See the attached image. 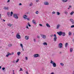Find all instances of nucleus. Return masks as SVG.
<instances>
[{
	"instance_id": "53",
	"label": "nucleus",
	"mask_w": 74,
	"mask_h": 74,
	"mask_svg": "<svg viewBox=\"0 0 74 74\" xmlns=\"http://www.w3.org/2000/svg\"><path fill=\"white\" fill-rule=\"evenodd\" d=\"M72 24H73V25H74V21H73V22H72Z\"/></svg>"
},
{
	"instance_id": "17",
	"label": "nucleus",
	"mask_w": 74,
	"mask_h": 74,
	"mask_svg": "<svg viewBox=\"0 0 74 74\" xmlns=\"http://www.w3.org/2000/svg\"><path fill=\"white\" fill-rule=\"evenodd\" d=\"M62 36H63V37H64V36H66V33L65 32H62Z\"/></svg>"
},
{
	"instance_id": "46",
	"label": "nucleus",
	"mask_w": 74,
	"mask_h": 74,
	"mask_svg": "<svg viewBox=\"0 0 74 74\" xmlns=\"http://www.w3.org/2000/svg\"><path fill=\"white\" fill-rule=\"evenodd\" d=\"M25 19H27V20L29 21V18H26Z\"/></svg>"
},
{
	"instance_id": "16",
	"label": "nucleus",
	"mask_w": 74,
	"mask_h": 74,
	"mask_svg": "<svg viewBox=\"0 0 74 74\" xmlns=\"http://www.w3.org/2000/svg\"><path fill=\"white\" fill-rule=\"evenodd\" d=\"M46 25L48 27H50V25H49V24L47 23L46 24Z\"/></svg>"
},
{
	"instance_id": "39",
	"label": "nucleus",
	"mask_w": 74,
	"mask_h": 74,
	"mask_svg": "<svg viewBox=\"0 0 74 74\" xmlns=\"http://www.w3.org/2000/svg\"><path fill=\"white\" fill-rule=\"evenodd\" d=\"M19 61V59H18L16 61V63H18Z\"/></svg>"
},
{
	"instance_id": "37",
	"label": "nucleus",
	"mask_w": 74,
	"mask_h": 74,
	"mask_svg": "<svg viewBox=\"0 0 74 74\" xmlns=\"http://www.w3.org/2000/svg\"><path fill=\"white\" fill-rule=\"evenodd\" d=\"M71 28H73V27H74V25H73L71 26Z\"/></svg>"
},
{
	"instance_id": "32",
	"label": "nucleus",
	"mask_w": 74,
	"mask_h": 74,
	"mask_svg": "<svg viewBox=\"0 0 74 74\" xmlns=\"http://www.w3.org/2000/svg\"><path fill=\"white\" fill-rule=\"evenodd\" d=\"M26 28L27 29H29V28L28 27V25H26Z\"/></svg>"
},
{
	"instance_id": "60",
	"label": "nucleus",
	"mask_w": 74,
	"mask_h": 74,
	"mask_svg": "<svg viewBox=\"0 0 74 74\" xmlns=\"http://www.w3.org/2000/svg\"><path fill=\"white\" fill-rule=\"evenodd\" d=\"M12 55H13L14 54V53L12 52Z\"/></svg>"
},
{
	"instance_id": "34",
	"label": "nucleus",
	"mask_w": 74,
	"mask_h": 74,
	"mask_svg": "<svg viewBox=\"0 0 74 74\" xmlns=\"http://www.w3.org/2000/svg\"><path fill=\"white\" fill-rule=\"evenodd\" d=\"M20 46H21V47H22V48H23V45H22V44H20Z\"/></svg>"
},
{
	"instance_id": "27",
	"label": "nucleus",
	"mask_w": 74,
	"mask_h": 74,
	"mask_svg": "<svg viewBox=\"0 0 74 74\" xmlns=\"http://www.w3.org/2000/svg\"><path fill=\"white\" fill-rule=\"evenodd\" d=\"M60 64L62 66H64V64H63V63H60Z\"/></svg>"
},
{
	"instance_id": "18",
	"label": "nucleus",
	"mask_w": 74,
	"mask_h": 74,
	"mask_svg": "<svg viewBox=\"0 0 74 74\" xmlns=\"http://www.w3.org/2000/svg\"><path fill=\"white\" fill-rule=\"evenodd\" d=\"M69 45L68 43H66L65 45V47L66 48V47H67V46Z\"/></svg>"
},
{
	"instance_id": "63",
	"label": "nucleus",
	"mask_w": 74,
	"mask_h": 74,
	"mask_svg": "<svg viewBox=\"0 0 74 74\" xmlns=\"http://www.w3.org/2000/svg\"><path fill=\"white\" fill-rule=\"evenodd\" d=\"M26 73H27V74H28V73H27V72H26Z\"/></svg>"
},
{
	"instance_id": "62",
	"label": "nucleus",
	"mask_w": 74,
	"mask_h": 74,
	"mask_svg": "<svg viewBox=\"0 0 74 74\" xmlns=\"http://www.w3.org/2000/svg\"><path fill=\"white\" fill-rule=\"evenodd\" d=\"M1 66H0V69H1Z\"/></svg>"
},
{
	"instance_id": "64",
	"label": "nucleus",
	"mask_w": 74,
	"mask_h": 74,
	"mask_svg": "<svg viewBox=\"0 0 74 74\" xmlns=\"http://www.w3.org/2000/svg\"><path fill=\"white\" fill-rule=\"evenodd\" d=\"M60 53H62V52H60Z\"/></svg>"
},
{
	"instance_id": "30",
	"label": "nucleus",
	"mask_w": 74,
	"mask_h": 74,
	"mask_svg": "<svg viewBox=\"0 0 74 74\" xmlns=\"http://www.w3.org/2000/svg\"><path fill=\"white\" fill-rule=\"evenodd\" d=\"M64 12H65V14H66V15H67V14H68V12H67V11H65Z\"/></svg>"
},
{
	"instance_id": "4",
	"label": "nucleus",
	"mask_w": 74,
	"mask_h": 74,
	"mask_svg": "<svg viewBox=\"0 0 74 74\" xmlns=\"http://www.w3.org/2000/svg\"><path fill=\"white\" fill-rule=\"evenodd\" d=\"M16 37L17 38H18V39H20L21 38V36L19 35V34L18 33L16 35Z\"/></svg>"
},
{
	"instance_id": "56",
	"label": "nucleus",
	"mask_w": 74,
	"mask_h": 74,
	"mask_svg": "<svg viewBox=\"0 0 74 74\" xmlns=\"http://www.w3.org/2000/svg\"><path fill=\"white\" fill-rule=\"evenodd\" d=\"M1 14H0V18H1Z\"/></svg>"
},
{
	"instance_id": "2",
	"label": "nucleus",
	"mask_w": 74,
	"mask_h": 74,
	"mask_svg": "<svg viewBox=\"0 0 74 74\" xmlns=\"http://www.w3.org/2000/svg\"><path fill=\"white\" fill-rule=\"evenodd\" d=\"M58 47L60 48H62L63 47V44L62 43H60L58 45Z\"/></svg>"
},
{
	"instance_id": "29",
	"label": "nucleus",
	"mask_w": 74,
	"mask_h": 74,
	"mask_svg": "<svg viewBox=\"0 0 74 74\" xmlns=\"http://www.w3.org/2000/svg\"><path fill=\"white\" fill-rule=\"evenodd\" d=\"M39 13V12H38V11H36V14H38Z\"/></svg>"
},
{
	"instance_id": "14",
	"label": "nucleus",
	"mask_w": 74,
	"mask_h": 74,
	"mask_svg": "<svg viewBox=\"0 0 74 74\" xmlns=\"http://www.w3.org/2000/svg\"><path fill=\"white\" fill-rule=\"evenodd\" d=\"M4 10H8V7H4Z\"/></svg>"
},
{
	"instance_id": "40",
	"label": "nucleus",
	"mask_w": 74,
	"mask_h": 74,
	"mask_svg": "<svg viewBox=\"0 0 74 74\" xmlns=\"http://www.w3.org/2000/svg\"><path fill=\"white\" fill-rule=\"evenodd\" d=\"M28 60V59L27 58V57H25V60Z\"/></svg>"
},
{
	"instance_id": "54",
	"label": "nucleus",
	"mask_w": 74,
	"mask_h": 74,
	"mask_svg": "<svg viewBox=\"0 0 74 74\" xmlns=\"http://www.w3.org/2000/svg\"><path fill=\"white\" fill-rule=\"evenodd\" d=\"M3 22H5V20H4V19H3Z\"/></svg>"
},
{
	"instance_id": "43",
	"label": "nucleus",
	"mask_w": 74,
	"mask_h": 74,
	"mask_svg": "<svg viewBox=\"0 0 74 74\" xmlns=\"http://www.w3.org/2000/svg\"><path fill=\"white\" fill-rule=\"evenodd\" d=\"M37 38H39V39H40V36H37Z\"/></svg>"
},
{
	"instance_id": "22",
	"label": "nucleus",
	"mask_w": 74,
	"mask_h": 74,
	"mask_svg": "<svg viewBox=\"0 0 74 74\" xmlns=\"http://www.w3.org/2000/svg\"><path fill=\"white\" fill-rule=\"evenodd\" d=\"M62 1L63 2H67L68 1V0H62Z\"/></svg>"
},
{
	"instance_id": "28",
	"label": "nucleus",
	"mask_w": 74,
	"mask_h": 74,
	"mask_svg": "<svg viewBox=\"0 0 74 74\" xmlns=\"http://www.w3.org/2000/svg\"><path fill=\"white\" fill-rule=\"evenodd\" d=\"M12 14H13V12H11L10 13V16H12Z\"/></svg>"
},
{
	"instance_id": "11",
	"label": "nucleus",
	"mask_w": 74,
	"mask_h": 74,
	"mask_svg": "<svg viewBox=\"0 0 74 74\" xmlns=\"http://www.w3.org/2000/svg\"><path fill=\"white\" fill-rule=\"evenodd\" d=\"M27 17V15H24L23 16V18H24V19H26V18Z\"/></svg>"
},
{
	"instance_id": "21",
	"label": "nucleus",
	"mask_w": 74,
	"mask_h": 74,
	"mask_svg": "<svg viewBox=\"0 0 74 74\" xmlns=\"http://www.w3.org/2000/svg\"><path fill=\"white\" fill-rule=\"evenodd\" d=\"M57 13V14L58 15H60V13H59V12H56Z\"/></svg>"
},
{
	"instance_id": "6",
	"label": "nucleus",
	"mask_w": 74,
	"mask_h": 74,
	"mask_svg": "<svg viewBox=\"0 0 74 74\" xmlns=\"http://www.w3.org/2000/svg\"><path fill=\"white\" fill-rule=\"evenodd\" d=\"M57 34L60 36H61L62 35V34H63V32H57Z\"/></svg>"
},
{
	"instance_id": "44",
	"label": "nucleus",
	"mask_w": 74,
	"mask_h": 74,
	"mask_svg": "<svg viewBox=\"0 0 74 74\" xmlns=\"http://www.w3.org/2000/svg\"><path fill=\"white\" fill-rule=\"evenodd\" d=\"M8 53V55H9H9H12V54H11L10 53Z\"/></svg>"
},
{
	"instance_id": "33",
	"label": "nucleus",
	"mask_w": 74,
	"mask_h": 74,
	"mask_svg": "<svg viewBox=\"0 0 74 74\" xmlns=\"http://www.w3.org/2000/svg\"><path fill=\"white\" fill-rule=\"evenodd\" d=\"M12 44H9L8 46L9 47H12Z\"/></svg>"
},
{
	"instance_id": "31",
	"label": "nucleus",
	"mask_w": 74,
	"mask_h": 74,
	"mask_svg": "<svg viewBox=\"0 0 74 74\" xmlns=\"http://www.w3.org/2000/svg\"><path fill=\"white\" fill-rule=\"evenodd\" d=\"M70 51L71 52H73V49H72V48L70 49Z\"/></svg>"
},
{
	"instance_id": "47",
	"label": "nucleus",
	"mask_w": 74,
	"mask_h": 74,
	"mask_svg": "<svg viewBox=\"0 0 74 74\" xmlns=\"http://www.w3.org/2000/svg\"><path fill=\"white\" fill-rule=\"evenodd\" d=\"M10 1V0H8V1H7V3H9Z\"/></svg>"
},
{
	"instance_id": "50",
	"label": "nucleus",
	"mask_w": 74,
	"mask_h": 74,
	"mask_svg": "<svg viewBox=\"0 0 74 74\" xmlns=\"http://www.w3.org/2000/svg\"><path fill=\"white\" fill-rule=\"evenodd\" d=\"M9 56V55H8H8H6V57H8Z\"/></svg>"
},
{
	"instance_id": "24",
	"label": "nucleus",
	"mask_w": 74,
	"mask_h": 74,
	"mask_svg": "<svg viewBox=\"0 0 74 74\" xmlns=\"http://www.w3.org/2000/svg\"><path fill=\"white\" fill-rule=\"evenodd\" d=\"M20 54H21V52L19 51L17 52V55H20Z\"/></svg>"
},
{
	"instance_id": "5",
	"label": "nucleus",
	"mask_w": 74,
	"mask_h": 74,
	"mask_svg": "<svg viewBox=\"0 0 74 74\" xmlns=\"http://www.w3.org/2000/svg\"><path fill=\"white\" fill-rule=\"evenodd\" d=\"M40 55L38 54H35L34 55V58H37V57H39Z\"/></svg>"
},
{
	"instance_id": "45",
	"label": "nucleus",
	"mask_w": 74,
	"mask_h": 74,
	"mask_svg": "<svg viewBox=\"0 0 74 74\" xmlns=\"http://www.w3.org/2000/svg\"><path fill=\"white\" fill-rule=\"evenodd\" d=\"M39 26H42V25L41 24H39Z\"/></svg>"
},
{
	"instance_id": "57",
	"label": "nucleus",
	"mask_w": 74,
	"mask_h": 74,
	"mask_svg": "<svg viewBox=\"0 0 74 74\" xmlns=\"http://www.w3.org/2000/svg\"><path fill=\"white\" fill-rule=\"evenodd\" d=\"M13 62L14 63H15V61H14Z\"/></svg>"
},
{
	"instance_id": "23",
	"label": "nucleus",
	"mask_w": 74,
	"mask_h": 74,
	"mask_svg": "<svg viewBox=\"0 0 74 74\" xmlns=\"http://www.w3.org/2000/svg\"><path fill=\"white\" fill-rule=\"evenodd\" d=\"M12 25L11 24H8V26H10V27H11Z\"/></svg>"
},
{
	"instance_id": "1",
	"label": "nucleus",
	"mask_w": 74,
	"mask_h": 74,
	"mask_svg": "<svg viewBox=\"0 0 74 74\" xmlns=\"http://www.w3.org/2000/svg\"><path fill=\"white\" fill-rule=\"evenodd\" d=\"M50 63H51V64H53V67H56V63H55L53 62V61L52 60H51Z\"/></svg>"
},
{
	"instance_id": "25",
	"label": "nucleus",
	"mask_w": 74,
	"mask_h": 74,
	"mask_svg": "<svg viewBox=\"0 0 74 74\" xmlns=\"http://www.w3.org/2000/svg\"><path fill=\"white\" fill-rule=\"evenodd\" d=\"M74 12H73V11H72L70 13V15H72L73 14H74Z\"/></svg>"
},
{
	"instance_id": "55",
	"label": "nucleus",
	"mask_w": 74,
	"mask_h": 74,
	"mask_svg": "<svg viewBox=\"0 0 74 74\" xmlns=\"http://www.w3.org/2000/svg\"><path fill=\"white\" fill-rule=\"evenodd\" d=\"M69 8H71V5H69Z\"/></svg>"
},
{
	"instance_id": "36",
	"label": "nucleus",
	"mask_w": 74,
	"mask_h": 74,
	"mask_svg": "<svg viewBox=\"0 0 74 74\" xmlns=\"http://www.w3.org/2000/svg\"><path fill=\"white\" fill-rule=\"evenodd\" d=\"M10 13L9 12H8L7 13V15H8V16H9V15H10Z\"/></svg>"
},
{
	"instance_id": "49",
	"label": "nucleus",
	"mask_w": 74,
	"mask_h": 74,
	"mask_svg": "<svg viewBox=\"0 0 74 74\" xmlns=\"http://www.w3.org/2000/svg\"><path fill=\"white\" fill-rule=\"evenodd\" d=\"M19 5H22V3H20L19 4Z\"/></svg>"
},
{
	"instance_id": "52",
	"label": "nucleus",
	"mask_w": 74,
	"mask_h": 74,
	"mask_svg": "<svg viewBox=\"0 0 74 74\" xmlns=\"http://www.w3.org/2000/svg\"><path fill=\"white\" fill-rule=\"evenodd\" d=\"M36 2H37V3L38 2V1H39V0H36Z\"/></svg>"
},
{
	"instance_id": "9",
	"label": "nucleus",
	"mask_w": 74,
	"mask_h": 74,
	"mask_svg": "<svg viewBox=\"0 0 74 74\" xmlns=\"http://www.w3.org/2000/svg\"><path fill=\"white\" fill-rule=\"evenodd\" d=\"M32 23L34 25H36V24H37V23H36V21H35L34 19H33L32 20Z\"/></svg>"
},
{
	"instance_id": "42",
	"label": "nucleus",
	"mask_w": 74,
	"mask_h": 74,
	"mask_svg": "<svg viewBox=\"0 0 74 74\" xmlns=\"http://www.w3.org/2000/svg\"><path fill=\"white\" fill-rule=\"evenodd\" d=\"M52 13L53 14H55L56 13V12H55L54 11H53V12H52Z\"/></svg>"
},
{
	"instance_id": "7",
	"label": "nucleus",
	"mask_w": 74,
	"mask_h": 74,
	"mask_svg": "<svg viewBox=\"0 0 74 74\" xmlns=\"http://www.w3.org/2000/svg\"><path fill=\"white\" fill-rule=\"evenodd\" d=\"M13 17L16 19H18L19 17L18 16H17V14H14L13 15Z\"/></svg>"
},
{
	"instance_id": "59",
	"label": "nucleus",
	"mask_w": 74,
	"mask_h": 74,
	"mask_svg": "<svg viewBox=\"0 0 74 74\" xmlns=\"http://www.w3.org/2000/svg\"><path fill=\"white\" fill-rule=\"evenodd\" d=\"M22 49H23V51H24V49H23V48H22Z\"/></svg>"
},
{
	"instance_id": "12",
	"label": "nucleus",
	"mask_w": 74,
	"mask_h": 74,
	"mask_svg": "<svg viewBox=\"0 0 74 74\" xmlns=\"http://www.w3.org/2000/svg\"><path fill=\"white\" fill-rule=\"evenodd\" d=\"M60 26V25L59 24L57 25L56 29H58L59 28V27Z\"/></svg>"
},
{
	"instance_id": "26",
	"label": "nucleus",
	"mask_w": 74,
	"mask_h": 74,
	"mask_svg": "<svg viewBox=\"0 0 74 74\" xmlns=\"http://www.w3.org/2000/svg\"><path fill=\"white\" fill-rule=\"evenodd\" d=\"M70 21L71 22H74V20H73V19H72V18L70 19Z\"/></svg>"
},
{
	"instance_id": "51",
	"label": "nucleus",
	"mask_w": 74,
	"mask_h": 74,
	"mask_svg": "<svg viewBox=\"0 0 74 74\" xmlns=\"http://www.w3.org/2000/svg\"><path fill=\"white\" fill-rule=\"evenodd\" d=\"M34 42H36V39H34Z\"/></svg>"
},
{
	"instance_id": "41",
	"label": "nucleus",
	"mask_w": 74,
	"mask_h": 74,
	"mask_svg": "<svg viewBox=\"0 0 74 74\" xmlns=\"http://www.w3.org/2000/svg\"><path fill=\"white\" fill-rule=\"evenodd\" d=\"M2 69L3 70H5V67H3V68H2Z\"/></svg>"
},
{
	"instance_id": "19",
	"label": "nucleus",
	"mask_w": 74,
	"mask_h": 74,
	"mask_svg": "<svg viewBox=\"0 0 74 74\" xmlns=\"http://www.w3.org/2000/svg\"><path fill=\"white\" fill-rule=\"evenodd\" d=\"M43 45H47V43L46 42H45L43 43Z\"/></svg>"
},
{
	"instance_id": "58",
	"label": "nucleus",
	"mask_w": 74,
	"mask_h": 74,
	"mask_svg": "<svg viewBox=\"0 0 74 74\" xmlns=\"http://www.w3.org/2000/svg\"><path fill=\"white\" fill-rule=\"evenodd\" d=\"M51 36V37H52V36H53V35H51V36Z\"/></svg>"
},
{
	"instance_id": "48",
	"label": "nucleus",
	"mask_w": 74,
	"mask_h": 74,
	"mask_svg": "<svg viewBox=\"0 0 74 74\" xmlns=\"http://www.w3.org/2000/svg\"><path fill=\"white\" fill-rule=\"evenodd\" d=\"M50 74H55V73H54L53 72H52V73H51Z\"/></svg>"
},
{
	"instance_id": "10",
	"label": "nucleus",
	"mask_w": 74,
	"mask_h": 74,
	"mask_svg": "<svg viewBox=\"0 0 74 74\" xmlns=\"http://www.w3.org/2000/svg\"><path fill=\"white\" fill-rule=\"evenodd\" d=\"M25 38L27 40H28L29 39V37L28 36H25Z\"/></svg>"
},
{
	"instance_id": "20",
	"label": "nucleus",
	"mask_w": 74,
	"mask_h": 74,
	"mask_svg": "<svg viewBox=\"0 0 74 74\" xmlns=\"http://www.w3.org/2000/svg\"><path fill=\"white\" fill-rule=\"evenodd\" d=\"M28 26V25L29 26V27H31V25H30V23H29V22L28 23H27Z\"/></svg>"
},
{
	"instance_id": "61",
	"label": "nucleus",
	"mask_w": 74,
	"mask_h": 74,
	"mask_svg": "<svg viewBox=\"0 0 74 74\" xmlns=\"http://www.w3.org/2000/svg\"><path fill=\"white\" fill-rule=\"evenodd\" d=\"M13 73H14V70H13Z\"/></svg>"
},
{
	"instance_id": "13",
	"label": "nucleus",
	"mask_w": 74,
	"mask_h": 74,
	"mask_svg": "<svg viewBox=\"0 0 74 74\" xmlns=\"http://www.w3.org/2000/svg\"><path fill=\"white\" fill-rule=\"evenodd\" d=\"M45 5H49V3L47 2H45L44 3Z\"/></svg>"
},
{
	"instance_id": "3",
	"label": "nucleus",
	"mask_w": 74,
	"mask_h": 74,
	"mask_svg": "<svg viewBox=\"0 0 74 74\" xmlns=\"http://www.w3.org/2000/svg\"><path fill=\"white\" fill-rule=\"evenodd\" d=\"M40 36L42 38H43L44 39H45V38H46V35L42 34H40Z\"/></svg>"
},
{
	"instance_id": "35",
	"label": "nucleus",
	"mask_w": 74,
	"mask_h": 74,
	"mask_svg": "<svg viewBox=\"0 0 74 74\" xmlns=\"http://www.w3.org/2000/svg\"><path fill=\"white\" fill-rule=\"evenodd\" d=\"M33 5V3H31L30 4H29V6H32Z\"/></svg>"
},
{
	"instance_id": "8",
	"label": "nucleus",
	"mask_w": 74,
	"mask_h": 74,
	"mask_svg": "<svg viewBox=\"0 0 74 74\" xmlns=\"http://www.w3.org/2000/svg\"><path fill=\"white\" fill-rule=\"evenodd\" d=\"M54 36L55 37L54 38V41H56V39H57V37H56V34H54Z\"/></svg>"
},
{
	"instance_id": "38",
	"label": "nucleus",
	"mask_w": 74,
	"mask_h": 74,
	"mask_svg": "<svg viewBox=\"0 0 74 74\" xmlns=\"http://www.w3.org/2000/svg\"><path fill=\"white\" fill-rule=\"evenodd\" d=\"M23 71V70H22V68H20V69L19 70L20 71Z\"/></svg>"
},
{
	"instance_id": "15",
	"label": "nucleus",
	"mask_w": 74,
	"mask_h": 74,
	"mask_svg": "<svg viewBox=\"0 0 74 74\" xmlns=\"http://www.w3.org/2000/svg\"><path fill=\"white\" fill-rule=\"evenodd\" d=\"M71 32H69L68 33L69 36H71Z\"/></svg>"
}]
</instances>
